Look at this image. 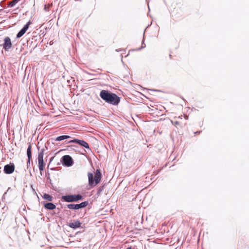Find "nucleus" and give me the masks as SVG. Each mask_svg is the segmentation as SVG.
Instances as JSON below:
<instances>
[{
	"label": "nucleus",
	"mask_w": 249,
	"mask_h": 249,
	"mask_svg": "<svg viewBox=\"0 0 249 249\" xmlns=\"http://www.w3.org/2000/svg\"><path fill=\"white\" fill-rule=\"evenodd\" d=\"M178 118H180L181 120L182 119L181 117H179Z\"/></svg>",
	"instance_id": "nucleus-22"
},
{
	"label": "nucleus",
	"mask_w": 249,
	"mask_h": 249,
	"mask_svg": "<svg viewBox=\"0 0 249 249\" xmlns=\"http://www.w3.org/2000/svg\"><path fill=\"white\" fill-rule=\"evenodd\" d=\"M67 207L70 209L71 210H78L77 204H68L67 205Z\"/></svg>",
	"instance_id": "nucleus-17"
},
{
	"label": "nucleus",
	"mask_w": 249,
	"mask_h": 249,
	"mask_svg": "<svg viewBox=\"0 0 249 249\" xmlns=\"http://www.w3.org/2000/svg\"><path fill=\"white\" fill-rule=\"evenodd\" d=\"M31 145L30 144L28 146V147L27 148V155L28 157V159H29V160H31L32 159V151H31Z\"/></svg>",
	"instance_id": "nucleus-13"
},
{
	"label": "nucleus",
	"mask_w": 249,
	"mask_h": 249,
	"mask_svg": "<svg viewBox=\"0 0 249 249\" xmlns=\"http://www.w3.org/2000/svg\"><path fill=\"white\" fill-rule=\"evenodd\" d=\"M30 160H29V159H28V160L27 161V166H28L29 165H30Z\"/></svg>",
	"instance_id": "nucleus-19"
},
{
	"label": "nucleus",
	"mask_w": 249,
	"mask_h": 249,
	"mask_svg": "<svg viewBox=\"0 0 249 249\" xmlns=\"http://www.w3.org/2000/svg\"><path fill=\"white\" fill-rule=\"evenodd\" d=\"M19 0H12L11 2H10L8 4V7H13L15 5V4L16 3H18V2L19 1Z\"/></svg>",
	"instance_id": "nucleus-18"
},
{
	"label": "nucleus",
	"mask_w": 249,
	"mask_h": 249,
	"mask_svg": "<svg viewBox=\"0 0 249 249\" xmlns=\"http://www.w3.org/2000/svg\"><path fill=\"white\" fill-rule=\"evenodd\" d=\"M44 207L48 210H54L55 209L56 206L54 204L52 203H47L43 204Z\"/></svg>",
	"instance_id": "nucleus-11"
},
{
	"label": "nucleus",
	"mask_w": 249,
	"mask_h": 249,
	"mask_svg": "<svg viewBox=\"0 0 249 249\" xmlns=\"http://www.w3.org/2000/svg\"><path fill=\"white\" fill-rule=\"evenodd\" d=\"M15 170V165L13 163L6 164L4 167V172L7 174H12Z\"/></svg>",
	"instance_id": "nucleus-7"
},
{
	"label": "nucleus",
	"mask_w": 249,
	"mask_h": 249,
	"mask_svg": "<svg viewBox=\"0 0 249 249\" xmlns=\"http://www.w3.org/2000/svg\"><path fill=\"white\" fill-rule=\"evenodd\" d=\"M31 24L30 21H28L24 26V27L17 35V38L21 37L28 29L30 25Z\"/></svg>",
	"instance_id": "nucleus-8"
},
{
	"label": "nucleus",
	"mask_w": 249,
	"mask_h": 249,
	"mask_svg": "<svg viewBox=\"0 0 249 249\" xmlns=\"http://www.w3.org/2000/svg\"><path fill=\"white\" fill-rule=\"evenodd\" d=\"M63 163L67 166H71L73 164L71 157L69 155H65L62 157Z\"/></svg>",
	"instance_id": "nucleus-6"
},
{
	"label": "nucleus",
	"mask_w": 249,
	"mask_h": 249,
	"mask_svg": "<svg viewBox=\"0 0 249 249\" xmlns=\"http://www.w3.org/2000/svg\"><path fill=\"white\" fill-rule=\"evenodd\" d=\"M12 46V44L11 41V39L9 37H6L4 39V43L2 44L3 48L5 50L8 51L11 48Z\"/></svg>",
	"instance_id": "nucleus-5"
},
{
	"label": "nucleus",
	"mask_w": 249,
	"mask_h": 249,
	"mask_svg": "<svg viewBox=\"0 0 249 249\" xmlns=\"http://www.w3.org/2000/svg\"><path fill=\"white\" fill-rule=\"evenodd\" d=\"M88 205V202L87 201H84L81 203L80 204H77V209L86 207Z\"/></svg>",
	"instance_id": "nucleus-15"
},
{
	"label": "nucleus",
	"mask_w": 249,
	"mask_h": 249,
	"mask_svg": "<svg viewBox=\"0 0 249 249\" xmlns=\"http://www.w3.org/2000/svg\"><path fill=\"white\" fill-rule=\"evenodd\" d=\"M49 7V5H48V6H47V5H45L44 9H45V10H46V9H47V7Z\"/></svg>",
	"instance_id": "nucleus-20"
},
{
	"label": "nucleus",
	"mask_w": 249,
	"mask_h": 249,
	"mask_svg": "<svg viewBox=\"0 0 249 249\" xmlns=\"http://www.w3.org/2000/svg\"><path fill=\"white\" fill-rule=\"evenodd\" d=\"M81 223L78 220L75 221L73 222L70 223L68 226L73 229H76L81 226Z\"/></svg>",
	"instance_id": "nucleus-10"
},
{
	"label": "nucleus",
	"mask_w": 249,
	"mask_h": 249,
	"mask_svg": "<svg viewBox=\"0 0 249 249\" xmlns=\"http://www.w3.org/2000/svg\"><path fill=\"white\" fill-rule=\"evenodd\" d=\"M82 199V196L81 195H69L63 196L62 199L65 202H77Z\"/></svg>",
	"instance_id": "nucleus-3"
},
{
	"label": "nucleus",
	"mask_w": 249,
	"mask_h": 249,
	"mask_svg": "<svg viewBox=\"0 0 249 249\" xmlns=\"http://www.w3.org/2000/svg\"><path fill=\"white\" fill-rule=\"evenodd\" d=\"M69 143H78L79 145L82 146L83 147L86 148H89V144L85 141L83 140H79L77 139H74L73 140L70 141Z\"/></svg>",
	"instance_id": "nucleus-9"
},
{
	"label": "nucleus",
	"mask_w": 249,
	"mask_h": 249,
	"mask_svg": "<svg viewBox=\"0 0 249 249\" xmlns=\"http://www.w3.org/2000/svg\"><path fill=\"white\" fill-rule=\"evenodd\" d=\"M44 150L42 149L38 154V168L40 172L44 170L45 164L43 160Z\"/></svg>",
	"instance_id": "nucleus-4"
},
{
	"label": "nucleus",
	"mask_w": 249,
	"mask_h": 249,
	"mask_svg": "<svg viewBox=\"0 0 249 249\" xmlns=\"http://www.w3.org/2000/svg\"><path fill=\"white\" fill-rule=\"evenodd\" d=\"M42 197L49 201H52L53 199V197L47 194H44L42 196Z\"/></svg>",
	"instance_id": "nucleus-16"
},
{
	"label": "nucleus",
	"mask_w": 249,
	"mask_h": 249,
	"mask_svg": "<svg viewBox=\"0 0 249 249\" xmlns=\"http://www.w3.org/2000/svg\"><path fill=\"white\" fill-rule=\"evenodd\" d=\"M70 138H71V136H70L69 135H62V136H60L57 137L55 139V141H62V140H64L65 139H69Z\"/></svg>",
	"instance_id": "nucleus-12"
},
{
	"label": "nucleus",
	"mask_w": 249,
	"mask_h": 249,
	"mask_svg": "<svg viewBox=\"0 0 249 249\" xmlns=\"http://www.w3.org/2000/svg\"><path fill=\"white\" fill-rule=\"evenodd\" d=\"M100 96L106 102L113 105H117L120 101V98L116 94L109 93L107 90H102Z\"/></svg>",
	"instance_id": "nucleus-1"
},
{
	"label": "nucleus",
	"mask_w": 249,
	"mask_h": 249,
	"mask_svg": "<svg viewBox=\"0 0 249 249\" xmlns=\"http://www.w3.org/2000/svg\"><path fill=\"white\" fill-rule=\"evenodd\" d=\"M88 177L89 179V185L90 188H92L100 182L102 175L100 170L97 169L95 173L94 177H93L91 173H88Z\"/></svg>",
	"instance_id": "nucleus-2"
},
{
	"label": "nucleus",
	"mask_w": 249,
	"mask_h": 249,
	"mask_svg": "<svg viewBox=\"0 0 249 249\" xmlns=\"http://www.w3.org/2000/svg\"><path fill=\"white\" fill-rule=\"evenodd\" d=\"M200 133V131H196V132H195V134H199Z\"/></svg>",
	"instance_id": "nucleus-21"
},
{
	"label": "nucleus",
	"mask_w": 249,
	"mask_h": 249,
	"mask_svg": "<svg viewBox=\"0 0 249 249\" xmlns=\"http://www.w3.org/2000/svg\"><path fill=\"white\" fill-rule=\"evenodd\" d=\"M173 124H174L175 126H176V127L177 128H178V127H180V128H182L183 127L184 125H185V124H183L181 122H179V121H175L174 123H173Z\"/></svg>",
	"instance_id": "nucleus-14"
}]
</instances>
